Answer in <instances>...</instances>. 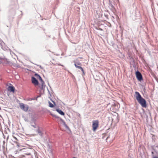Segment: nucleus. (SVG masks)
<instances>
[{
  "label": "nucleus",
  "mask_w": 158,
  "mask_h": 158,
  "mask_svg": "<svg viewBox=\"0 0 158 158\" xmlns=\"http://www.w3.org/2000/svg\"><path fill=\"white\" fill-rule=\"evenodd\" d=\"M73 158H76L75 157H73Z\"/></svg>",
  "instance_id": "16"
},
{
  "label": "nucleus",
  "mask_w": 158,
  "mask_h": 158,
  "mask_svg": "<svg viewBox=\"0 0 158 158\" xmlns=\"http://www.w3.org/2000/svg\"><path fill=\"white\" fill-rule=\"evenodd\" d=\"M20 106L21 108L24 111H27L28 109V106L24 105L23 103H20Z\"/></svg>",
  "instance_id": "4"
},
{
  "label": "nucleus",
  "mask_w": 158,
  "mask_h": 158,
  "mask_svg": "<svg viewBox=\"0 0 158 158\" xmlns=\"http://www.w3.org/2000/svg\"><path fill=\"white\" fill-rule=\"evenodd\" d=\"M51 115L53 116V117H55L56 118H59L58 117L56 116V115H53V114H51Z\"/></svg>",
  "instance_id": "13"
},
{
  "label": "nucleus",
  "mask_w": 158,
  "mask_h": 158,
  "mask_svg": "<svg viewBox=\"0 0 158 158\" xmlns=\"http://www.w3.org/2000/svg\"><path fill=\"white\" fill-rule=\"evenodd\" d=\"M56 111L61 115H64V113L61 110L59 109H56Z\"/></svg>",
  "instance_id": "7"
},
{
  "label": "nucleus",
  "mask_w": 158,
  "mask_h": 158,
  "mask_svg": "<svg viewBox=\"0 0 158 158\" xmlns=\"http://www.w3.org/2000/svg\"><path fill=\"white\" fill-rule=\"evenodd\" d=\"M37 133L39 134L40 135H41L42 134L39 129H37Z\"/></svg>",
  "instance_id": "12"
},
{
  "label": "nucleus",
  "mask_w": 158,
  "mask_h": 158,
  "mask_svg": "<svg viewBox=\"0 0 158 158\" xmlns=\"http://www.w3.org/2000/svg\"><path fill=\"white\" fill-rule=\"evenodd\" d=\"M49 103V106L51 107H54V105H53L50 102H48Z\"/></svg>",
  "instance_id": "11"
},
{
  "label": "nucleus",
  "mask_w": 158,
  "mask_h": 158,
  "mask_svg": "<svg viewBox=\"0 0 158 158\" xmlns=\"http://www.w3.org/2000/svg\"><path fill=\"white\" fill-rule=\"evenodd\" d=\"M135 75L139 81H141L142 79V75L139 72H136Z\"/></svg>",
  "instance_id": "5"
},
{
  "label": "nucleus",
  "mask_w": 158,
  "mask_h": 158,
  "mask_svg": "<svg viewBox=\"0 0 158 158\" xmlns=\"http://www.w3.org/2000/svg\"><path fill=\"white\" fill-rule=\"evenodd\" d=\"M35 76H37V77L39 79V80L42 81V79L41 77L39 75L37 74H35Z\"/></svg>",
  "instance_id": "10"
},
{
  "label": "nucleus",
  "mask_w": 158,
  "mask_h": 158,
  "mask_svg": "<svg viewBox=\"0 0 158 158\" xmlns=\"http://www.w3.org/2000/svg\"><path fill=\"white\" fill-rule=\"evenodd\" d=\"M31 81L33 84H34L35 86H38L39 85V82L34 77H32Z\"/></svg>",
  "instance_id": "6"
},
{
  "label": "nucleus",
  "mask_w": 158,
  "mask_h": 158,
  "mask_svg": "<svg viewBox=\"0 0 158 158\" xmlns=\"http://www.w3.org/2000/svg\"><path fill=\"white\" fill-rule=\"evenodd\" d=\"M74 65L77 68L80 69L83 73L84 72V70L81 67L77 66V64L75 63L74 64Z\"/></svg>",
  "instance_id": "9"
},
{
  "label": "nucleus",
  "mask_w": 158,
  "mask_h": 158,
  "mask_svg": "<svg viewBox=\"0 0 158 158\" xmlns=\"http://www.w3.org/2000/svg\"><path fill=\"white\" fill-rule=\"evenodd\" d=\"M77 64H78V65H81V63H78Z\"/></svg>",
  "instance_id": "15"
},
{
  "label": "nucleus",
  "mask_w": 158,
  "mask_h": 158,
  "mask_svg": "<svg viewBox=\"0 0 158 158\" xmlns=\"http://www.w3.org/2000/svg\"><path fill=\"white\" fill-rule=\"evenodd\" d=\"M8 90L10 92H14V87L12 86H9L8 88Z\"/></svg>",
  "instance_id": "8"
},
{
  "label": "nucleus",
  "mask_w": 158,
  "mask_h": 158,
  "mask_svg": "<svg viewBox=\"0 0 158 158\" xmlns=\"http://www.w3.org/2000/svg\"><path fill=\"white\" fill-rule=\"evenodd\" d=\"M59 121H60V124L64 126L66 130L70 131V130L68 126L66 125L65 122L61 118H59Z\"/></svg>",
  "instance_id": "3"
},
{
  "label": "nucleus",
  "mask_w": 158,
  "mask_h": 158,
  "mask_svg": "<svg viewBox=\"0 0 158 158\" xmlns=\"http://www.w3.org/2000/svg\"><path fill=\"white\" fill-rule=\"evenodd\" d=\"M153 158H158V157H157V156H154Z\"/></svg>",
  "instance_id": "14"
},
{
  "label": "nucleus",
  "mask_w": 158,
  "mask_h": 158,
  "mask_svg": "<svg viewBox=\"0 0 158 158\" xmlns=\"http://www.w3.org/2000/svg\"><path fill=\"white\" fill-rule=\"evenodd\" d=\"M135 97L138 102L143 107H146L147 105L145 100L142 97L138 92H135Z\"/></svg>",
  "instance_id": "1"
},
{
  "label": "nucleus",
  "mask_w": 158,
  "mask_h": 158,
  "mask_svg": "<svg viewBox=\"0 0 158 158\" xmlns=\"http://www.w3.org/2000/svg\"><path fill=\"white\" fill-rule=\"evenodd\" d=\"M92 127L94 131H95L98 126L99 122L98 120H95L93 121Z\"/></svg>",
  "instance_id": "2"
}]
</instances>
